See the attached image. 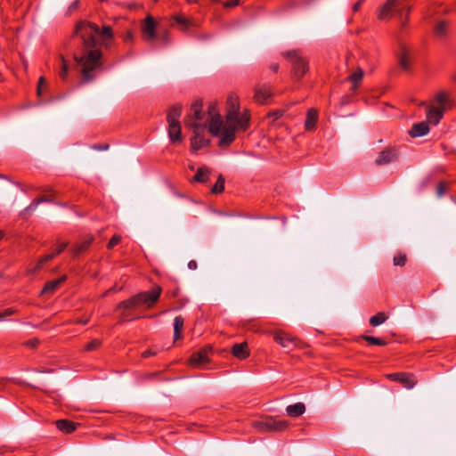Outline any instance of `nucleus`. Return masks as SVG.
I'll list each match as a JSON object with an SVG mask.
<instances>
[{
  "instance_id": "nucleus-9",
  "label": "nucleus",
  "mask_w": 456,
  "mask_h": 456,
  "mask_svg": "<svg viewBox=\"0 0 456 456\" xmlns=\"http://www.w3.org/2000/svg\"><path fill=\"white\" fill-rule=\"evenodd\" d=\"M162 292V289L160 286H155L152 288L151 291H145L137 294V299L139 300V304L142 306L146 308H151L154 305V304L159 300Z\"/></svg>"
},
{
  "instance_id": "nucleus-19",
  "label": "nucleus",
  "mask_w": 456,
  "mask_h": 456,
  "mask_svg": "<svg viewBox=\"0 0 456 456\" xmlns=\"http://www.w3.org/2000/svg\"><path fill=\"white\" fill-rule=\"evenodd\" d=\"M444 111L440 108L428 106L427 111L428 123L437 125L444 116Z\"/></svg>"
},
{
  "instance_id": "nucleus-15",
  "label": "nucleus",
  "mask_w": 456,
  "mask_h": 456,
  "mask_svg": "<svg viewBox=\"0 0 456 456\" xmlns=\"http://www.w3.org/2000/svg\"><path fill=\"white\" fill-rule=\"evenodd\" d=\"M254 90V100L259 104H266L273 96L272 89L268 85H256Z\"/></svg>"
},
{
  "instance_id": "nucleus-17",
  "label": "nucleus",
  "mask_w": 456,
  "mask_h": 456,
  "mask_svg": "<svg viewBox=\"0 0 456 456\" xmlns=\"http://www.w3.org/2000/svg\"><path fill=\"white\" fill-rule=\"evenodd\" d=\"M169 26L171 27H182L183 28H189L192 27H198L199 24L196 20L188 18L183 14H177L170 19Z\"/></svg>"
},
{
  "instance_id": "nucleus-61",
  "label": "nucleus",
  "mask_w": 456,
  "mask_h": 456,
  "mask_svg": "<svg viewBox=\"0 0 456 456\" xmlns=\"http://www.w3.org/2000/svg\"><path fill=\"white\" fill-rule=\"evenodd\" d=\"M88 322H89L88 319H77L74 322L85 325V324L88 323Z\"/></svg>"
},
{
  "instance_id": "nucleus-4",
  "label": "nucleus",
  "mask_w": 456,
  "mask_h": 456,
  "mask_svg": "<svg viewBox=\"0 0 456 456\" xmlns=\"http://www.w3.org/2000/svg\"><path fill=\"white\" fill-rule=\"evenodd\" d=\"M182 114V106H172L167 115V121L168 123V137L172 143L182 142L183 137L181 134V125L179 118Z\"/></svg>"
},
{
  "instance_id": "nucleus-51",
  "label": "nucleus",
  "mask_w": 456,
  "mask_h": 456,
  "mask_svg": "<svg viewBox=\"0 0 456 456\" xmlns=\"http://www.w3.org/2000/svg\"><path fill=\"white\" fill-rule=\"evenodd\" d=\"M124 41L128 42L133 39V34L131 30H126L122 36Z\"/></svg>"
},
{
  "instance_id": "nucleus-49",
  "label": "nucleus",
  "mask_w": 456,
  "mask_h": 456,
  "mask_svg": "<svg viewBox=\"0 0 456 456\" xmlns=\"http://www.w3.org/2000/svg\"><path fill=\"white\" fill-rule=\"evenodd\" d=\"M67 246H68L67 242L61 243L59 245V247L57 248V249L53 254H55V256L60 255L61 253H62L65 250Z\"/></svg>"
},
{
  "instance_id": "nucleus-42",
  "label": "nucleus",
  "mask_w": 456,
  "mask_h": 456,
  "mask_svg": "<svg viewBox=\"0 0 456 456\" xmlns=\"http://www.w3.org/2000/svg\"><path fill=\"white\" fill-rule=\"evenodd\" d=\"M101 345H102L101 340L94 339L90 343L86 345L85 350L88 351V352L94 351V350H97L98 348H100Z\"/></svg>"
},
{
  "instance_id": "nucleus-40",
  "label": "nucleus",
  "mask_w": 456,
  "mask_h": 456,
  "mask_svg": "<svg viewBox=\"0 0 456 456\" xmlns=\"http://www.w3.org/2000/svg\"><path fill=\"white\" fill-rule=\"evenodd\" d=\"M61 69L59 72V76L62 80H66L68 77L69 65L63 56H61Z\"/></svg>"
},
{
  "instance_id": "nucleus-57",
  "label": "nucleus",
  "mask_w": 456,
  "mask_h": 456,
  "mask_svg": "<svg viewBox=\"0 0 456 456\" xmlns=\"http://www.w3.org/2000/svg\"><path fill=\"white\" fill-rule=\"evenodd\" d=\"M37 200H42V203L43 202H52L53 201V199L52 198V196H43L41 198H37Z\"/></svg>"
},
{
  "instance_id": "nucleus-13",
  "label": "nucleus",
  "mask_w": 456,
  "mask_h": 456,
  "mask_svg": "<svg viewBox=\"0 0 456 456\" xmlns=\"http://www.w3.org/2000/svg\"><path fill=\"white\" fill-rule=\"evenodd\" d=\"M203 118L204 113L202 112V102H196L191 106L190 113L187 115L184 124L186 125V122L191 121L202 125L205 124L207 126L208 119L203 121Z\"/></svg>"
},
{
  "instance_id": "nucleus-31",
  "label": "nucleus",
  "mask_w": 456,
  "mask_h": 456,
  "mask_svg": "<svg viewBox=\"0 0 456 456\" xmlns=\"http://www.w3.org/2000/svg\"><path fill=\"white\" fill-rule=\"evenodd\" d=\"M363 77V70L361 68H358L354 73H352L348 77L347 80L352 82V90H355L360 82L362 81Z\"/></svg>"
},
{
  "instance_id": "nucleus-18",
  "label": "nucleus",
  "mask_w": 456,
  "mask_h": 456,
  "mask_svg": "<svg viewBox=\"0 0 456 456\" xmlns=\"http://www.w3.org/2000/svg\"><path fill=\"white\" fill-rule=\"evenodd\" d=\"M94 241V237L92 235H86L83 238L80 242H77L72 248V253L74 256H77L80 254L86 252L92 242Z\"/></svg>"
},
{
  "instance_id": "nucleus-2",
  "label": "nucleus",
  "mask_w": 456,
  "mask_h": 456,
  "mask_svg": "<svg viewBox=\"0 0 456 456\" xmlns=\"http://www.w3.org/2000/svg\"><path fill=\"white\" fill-rule=\"evenodd\" d=\"M226 109V123L223 127L222 137L219 141V146L221 147L230 145L235 139V126H232L231 124L240 113V101L236 94H232L228 96Z\"/></svg>"
},
{
  "instance_id": "nucleus-62",
  "label": "nucleus",
  "mask_w": 456,
  "mask_h": 456,
  "mask_svg": "<svg viewBox=\"0 0 456 456\" xmlns=\"http://www.w3.org/2000/svg\"><path fill=\"white\" fill-rule=\"evenodd\" d=\"M4 236V233L3 232H0V240H2Z\"/></svg>"
},
{
  "instance_id": "nucleus-8",
  "label": "nucleus",
  "mask_w": 456,
  "mask_h": 456,
  "mask_svg": "<svg viewBox=\"0 0 456 456\" xmlns=\"http://www.w3.org/2000/svg\"><path fill=\"white\" fill-rule=\"evenodd\" d=\"M208 116H209V132L215 136L222 137L223 121L221 119V116L216 110V107L215 103H211L208 106Z\"/></svg>"
},
{
  "instance_id": "nucleus-11",
  "label": "nucleus",
  "mask_w": 456,
  "mask_h": 456,
  "mask_svg": "<svg viewBox=\"0 0 456 456\" xmlns=\"http://www.w3.org/2000/svg\"><path fill=\"white\" fill-rule=\"evenodd\" d=\"M390 380L400 382L405 388L411 389L417 384V379L413 374L406 372H395L387 374Z\"/></svg>"
},
{
  "instance_id": "nucleus-48",
  "label": "nucleus",
  "mask_w": 456,
  "mask_h": 456,
  "mask_svg": "<svg viewBox=\"0 0 456 456\" xmlns=\"http://www.w3.org/2000/svg\"><path fill=\"white\" fill-rule=\"evenodd\" d=\"M445 191H446V184L444 183H440L436 188L437 196H439V197L443 196L445 193Z\"/></svg>"
},
{
  "instance_id": "nucleus-55",
  "label": "nucleus",
  "mask_w": 456,
  "mask_h": 456,
  "mask_svg": "<svg viewBox=\"0 0 456 456\" xmlns=\"http://www.w3.org/2000/svg\"><path fill=\"white\" fill-rule=\"evenodd\" d=\"M156 354V352L155 351H152V350H146L144 351L142 354V357L143 358H147L149 356H151V355H155Z\"/></svg>"
},
{
  "instance_id": "nucleus-56",
  "label": "nucleus",
  "mask_w": 456,
  "mask_h": 456,
  "mask_svg": "<svg viewBox=\"0 0 456 456\" xmlns=\"http://www.w3.org/2000/svg\"><path fill=\"white\" fill-rule=\"evenodd\" d=\"M198 267V264L195 260H191L189 263H188V268L190 270H196Z\"/></svg>"
},
{
  "instance_id": "nucleus-47",
  "label": "nucleus",
  "mask_w": 456,
  "mask_h": 456,
  "mask_svg": "<svg viewBox=\"0 0 456 456\" xmlns=\"http://www.w3.org/2000/svg\"><path fill=\"white\" fill-rule=\"evenodd\" d=\"M16 313V310L13 308H7L4 312H0V321H2L4 317L10 316Z\"/></svg>"
},
{
  "instance_id": "nucleus-35",
  "label": "nucleus",
  "mask_w": 456,
  "mask_h": 456,
  "mask_svg": "<svg viewBox=\"0 0 456 456\" xmlns=\"http://www.w3.org/2000/svg\"><path fill=\"white\" fill-rule=\"evenodd\" d=\"M111 27L112 26L110 24H104L102 26V28H100L96 24H93V23H90V22H87L85 20H80L76 24L75 28H104V29H107V28H111Z\"/></svg>"
},
{
  "instance_id": "nucleus-20",
  "label": "nucleus",
  "mask_w": 456,
  "mask_h": 456,
  "mask_svg": "<svg viewBox=\"0 0 456 456\" xmlns=\"http://www.w3.org/2000/svg\"><path fill=\"white\" fill-rule=\"evenodd\" d=\"M232 354L234 357L244 360L249 356V350L246 342L235 344L232 347Z\"/></svg>"
},
{
  "instance_id": "nucleus-6",
  "label": "nucleus",
  "mask_w": 456,
  "mask_h": 456,
  "mask_svg": "<svg viewBox=\"0 0 456 456\" xmlns=\"http://www.w3.org/2000/svg\"><path fill=\"white\" fill-rule=\"evenodd\" d=\"M186 126L193 129V136L191 138V148L192 150H200L208 146L210 142L208 139H206L203 135L206 125L198 124L196 122H186Z\"/></svg>"
},
{
  "instance_id": "nucleus-59",
  "label": "nucleus",
  "mask_w": 456,
  "mask_h": 456,
  "mask_svg": "<svg viewBox=\"0 0 456 456\" xmlns=\"http://www.w3.org/2000/svg\"><path fill=\"white\" fill-rule=\"evenodd\" d=\"M270 69L276 73L279 70V64L278 63H273L270 65Z\"/></svg>"
},
{
  "instance_id": "nucleus-12",
  "label": "nucleus",
  "mask_w": 456,
  "mask_h": 456,
  "mask_svg": "<svg viewBox=\"0 0 456 456\" xmlns=\"http://www.w3.org/2000/svg\"><path fill=\"white\" fill-rule=\"evenodd\" d=\"M212 347L208 346L201 350L194 353L190 358V364L193 367L200 368L209 362V354Z\"/></svg>"
},
{
  "instance_id": "nucleus-14",
  "label": "nucleus",
  "mask_w": 456,
  "mask_h": 456,
  "mask_svg": "<svg viewBox=\"0 0 456 456\" xmlns=\"http://www.w3.org/2000/svg\"><path fill=\"white\" fill-rule=\"evenodd\" d=\"M399 152L394 147H388L379 152L378 158L375 159V164L378 166L389 164L398 159Z\"/></svg>"
},
{
  "instance_id": "nucleus-33",
  "label": "nucleus",
  "mask_w": 456,
  "mask_h": 456,
  "mask_svg": "<svg viewBox=\"0 0 456 456\" xmlns=\"http://www.w3.org/2000/svg\"><path fill=\"white\" fill-rule=\"evenodd\" d=\"M184 320L182 316H176L174 320V338L175 340L181 338L183 329Z\"/></svg>"
},
{
  "instance_id": "nucleus-16",
  "label": "nucleus",
  "mask_w": 456,
  "mask_h": 456,
  "mask_svg": "<svg viewBox=\"0 0 456 456\" xmlns=\"http://www.w3.org/2000/svg\"><path fill=\"white\" fill-rule=\"evenodd\" d=\"M273 339L284 348H289L290 345L298 346L301 342L297 338L293 337L284 331L276 332L274 334Z\"/></svg>"
},
{
  "instance_id": "nucleus-43",
  "label": "nucleus",
  "mask_w": 456,
  "mask_h": 456,
  "mask_svg": "<svg viewBox=\"0 0 456 456\" xmlns=\"http://www.w3.org/2000/svg\"><path fill=\"white\" fill-rule=\"evenodd\" d=\"M41 203H42V200H41L35 199V200L31 202V204H30L29 206H28V207L24 209V211H23V212H24V214H26V213H33V212L37 209V206H38L39 204H41Z\"/></svg>"
},
{
  "instance_id": "nucleus-46",
  "label": "nucleus",
  "mask_w": 456,
  "mask_h": 456,
  "mask_svg": "<svg viewBox=\"0 0 456 456\" xmlns=\"http://www.w3.org/2000/svg\"><path fill=\"white\" fill-rule=\"evenodd\" d=\"M46 86V81L44 77H40L37 83V92L38 95L42 94L43 88Z\"/></svg>"
},
{
  "instance_id": "nucleus-38",
  "label": "nucleus",
  "mask_w": 456,
  "mask_h": 456,
  "mask_svg": "<svg viewBox=\"0 0 456 456\" xmlns=\"http://www.w3.org/2000/svg\"><path fill=\"white\" fill-rule=\"evenodd\" d=\"M224 190V178L222 175H220L217 178L216 183L212 187L211 191L215 194H218L223 192Z\"/></svg>"
},
{
  "instance_id": "nucleus-39",
  "label": "nucleus",
  "mask_w": 456,
  "mask_h": 456,
  "mask_svg": "<svg viewBox=\"0 0 456 456\" xmlns=\"http://www.w3.org/2000/svg\"><path fill=\"white\" fill-rule=\"evenodd\" d=\"M407 262V256L404 253H399L394 256L393 264L395 266H404Z\"/></svg>"
},
{
  "instance_id": "nucleus-26",
  "label": "nucleus",
  "mask_w": 456,
  "mask_h": 456,
  "mask_svg": "<svg viewBox=\"0 0 456 456\" xmlns=\"http://www.w3.org/2000/svg\"><path fill=\"white\" fill-rule=\"evenodd\" d=\"M77 425L78 424L69 419H59L56 421L57 428L66 434L74 432L77 429Z\"/></svg>"
},
{
  "instance_id": "nucleus-52",
  "label": "nucleus",
  "mask_w": 456,
  "mask_h": 456,
  "mask_svg": "<svg viewBox=\"0 0 456 456\" xmlns=\"http://www.w3.org/2000/svg\"><path fill=\"white\" fill-rule=\"evenodd\" d=\"M78 1H74L69 6V9H68V12L69 13H71L73 11L77 10V7H78Z\"/></svg>"
},
{
  "instance_id": "nucleus-37",
  "label": "nucleus",
  "mask_w": 456,
  "mask_h": 456,
  "mask_svg": "<svg viewBox=\"0 0 456 456\" xmlns=\"http://www.w3.org/2000/svg\"><path fill=\"white\" fill-rule=\"evenodd\" d=\"M434 28H445L446 27L452 26L450 20L446 18L436 17L434 18Z\"/></svg>"
},
{
  "instance_id": "nucleus-3",
  "label": "nucleus",
  "mask_w": 456,
  "mask_h": 456,
  "mask_svg": "<svg viewBox=\"0 0 456 456\" xmlns=\"http://www.w3.org/2000/svg\"><path fill=\"white\" fill-rule=\"evenodd\" d=\"M411 8L407 0H387L379 8L378 18L386 20L393 16H397L401 20L402 25L405 26Z\"/></svg>"
},
{
  "instance_id": "nucleus-7",
  "label": "nucleus",
  "mask_w": 456,
  "mask_h": 456,
  "mask_svg": "<svg viewBox=\"0 0 456 456\" xmlns=\"http://www.w3.org/2000/svg\"><path fill=\"white\" fill-rule=\"evenodd\" d=\"M255 427L264 432H281L288 428L289 422L285 419H275L273 418H266L256 421Z\"/></svg>"
},
{
  "instance_id": "nucleus-30",
  "label": "nucleus",
  "mask_w": 456,
  "mask_h": 456,
  "mask_svg": "<svg viewBox=\"0 0 456 456\" xmlns=\"http://www.w3.org/2000/svg\"><path fill=\"white\" fill-rule=\"evenodd\" d=\"M210 169L205 166L198 168L195 175L193 176V181L197 183H207L210 175Z\"/></svg>"
},
{
  "instance_id": "nucleus-45",
  "label": "nucleus",
  "mask_w": 456,
  "mask_h": 456,
  "mask_svg": "<svg viewBox=\"0 0 456 456\" xmlns=\"http://www.w3.org/2000/svg\"><path fill=\"white\" fill-rule=\"evenodd\" d=\"M283 113H284L283 110H275L269 112L268 117L273 118V120L274 121V120H277L280 118H281L283 116Z\"/></svg>"
},
{
  "instance_id": "nucleus-28",
  "label": "nucleus",
  "mask_w": 456,
  "mask_h": 456,
  "mask_svg": "<svg viewBox=\"0 0 456 456\" xmlns=\"http://www.w3.org/2000/svg\"><path fill=\"white\" fill-rule=\"evenodd\" d=\"M398 59L400 67L404 70H409L411 68V60L405 46L402 47Z\"/></svg>"
},
{
  "instance_id": "nucleus-22",
  "label": "nucleus",
  "mask_w": 456,
  "mask_h": 456,
  "mask_svg": "<svg viewBox=\"0 0 456 456\" xmlns=\"http://www.w3.org/2000/svg\"><path fill=\"white\" fill-rule=\"evenodd\" d=\"M67 279L66 275H62L61 278L53 281H50L45 283L44 286L41 294H52L53 293L62 282H64Z\"/></svg>"
},
{
  "instance_id": "nucleus-21",
  "label": "nucleus",
  "mask_w": 456,
  "mask_h": 456,
  "mask_svg": "<svg viewBox=\"0 0 456 456\" xmlns=\"http://www.w3.org/2000/svg\"><path fill=\"white\" fill-rule=\"evenodd\" d=\"M429 132V126L428 122L422 121L416 123L412 126L409 134L411 137H419L427 134Z\"/></svg>"
},
{
  "instance_id": "nucleus-60",
  "label": "nucleus",
  "mask_w": 456,
  "mask_h": 456,
  "mask_svg": "<svg viewBox=\"0 0 456 456\" xmlns=\"http://www.w3.org/2000/svg\"><path fill=\"white\" fill-rule=\"evenodd\" d=\"M94 148L96 150L103 151V150H107L109 148V145L108 144L95 145V146H94Z\"/></svg>"
},
{
  "instance_id": "nucleus-34",
  "label": "nucleus",
  "mask_w": 456,
  "mask_h": 456,
  "mask_svg": "<svg viewBox=\"0 0 456 456\" xmlns=\"http://www.w3.org/2000/svg\"><path fill=\"white\" fill-rule=\"evenodd\" d=\"M387 315L384 312H379L377 314L371 316L370 318V324L373 327H377L382 323H384L387 320Z\"/></svg>"
},
{
  "instance_id": "nucleus-58",
  "label": "nucleus",
  "mask_w": 456,
  "mask_h": 456,
  "mask_svg": "<svg viewBox=\"0 0 456 456\" xmlns=\"http://www.w3.org/2000/svg\"><path fill=\"white\" fill-rule=\"evenodd\" d=\"M362 1H363V0H360V1H358L357 3H355V4H354V6H353V10H354V12H357V11L361 8V5H362Z\"/></svg>"
},
{
  "instance_id": "nucleus-10",
  "label": "nucleus",
  "mask_w": 456,
  "mask_h": 456,
  "mask_svg": "<svg viewBox=\"0 0 456 456\" xmlns=\"http://www.w3.org/2000/svg\"><path fill=\"white\" fill-rule=\"evenodd\" d=\"M142 38L148 43L163 45L168 41V30H142Z\"/></svg>"
},
{
  "instance_id": "nucleus-5",
  "label": "nucleus",
  "mask_w": 456,
  "mask_h": 456,
  "mask_svg": "<svg viewBox=\"0 0 456 456\" xmlns=\"http://www.w3.org/2000/svg\"><path fill=\"white\" fill-rule=\"evenodd\" d=\"M282 55L289 60L292 65L291 74L293 78L299 80L308 71V61L305 59L299 51L291 50L282 53Z\"/></svg>"
},
{
  "instance_id": "nucleus-36",
  "label": "nucleus",
  "mask_w": 456,
  "mask_h": 456,
  "mask_svg": "<svg viewBox=\"0 0 456 456\" xmlns=\"http://www.w3.org/2000/svg\"><path fill=\"white\" fill-rule=\"evenodd\" d=\"M361 338L365 340L366 342H368L370 345H375V346H384L387 345V342L384 339L376 338V337H372V336L362 335L361 337Z\"/></svg>"
},
{
  "instance_id": "nucleus-54",
  "label": "nucleus",
  "mask_w": 456,
  "mask_h": 456,
  "mask_svg": "<svg viewBox=\"0 0 456 456\" xmlns=\"http://www.w3.org/2000/svg\"><path fill=\"white\" fill-rule=\"evenodd\" d=\"M38 344H39V341H38V339H36V338L31 339L27 342V346H28L30 347H37Z\"/></svg>"
},
{
  "instance_id": "nucleus-23",
  "label": "nucleus",
  "mask_w": 456,
  "mask_h": 456,
  "mask_svg": "<svg viewBox=\"0 0 456 456\" xmlns=\"http://www.w3.org/2000/svg\"><path fill=\"white\" fill-rule=\"evenodd\" d=\"M305 411V405L303 403H297L286 407V413L288 416L297 418L303 415Z\"/></svg>"
},
{
  "instance_id": "nucleus-32",
  "label": "nucleus",
  "mask_w": 456,
  "mask_h": 456,
  "mask_svg": "<svg viewBox=\"0 0 456 456\" xmlns=\"http://www.w3.org/2000/svg\"><path fill=\"white\" fill-rule=\"evenodd\" d=\"M54 257L55 254L53 253L45 255L38 260L35 267L28 270V273L34 274L37 271L40 270L46 262L53 259Z\"/></svg>"
},
{
  "instance_id": "nucleus-25",
  "label": "nucleus",
  "mask_w": 456,
  "mask_h": 456,
  "mask_svg": "<svg viewBox=\"0 0 456 456\" xmlns=\"http://www.w3.org/2000/svg\"><path fill=\"white\" fill-rule=\"evenodd\" d=\"M248 123H249V116L246 112L241 115H240V113H239L237 116V118H234L232 121L231 126H235V131L238 129H241V130L245 131L248 126Z\"/></svg>"
},
{
  "instance_id": "nucleus-27",
  "label": "nucleus",
  "mask_w": 456,
  "mask_h": 456,
  "mask_svg": "<svg viewBox=\"0 0 456 456\" xmlns=\"http://www.w3.org/2000/svg\"><path fill=\"white\" fill-rule=\"evenodd\" d=\"M435 102L443 110H445L451 107V99L445 92H439L435 97Z\"/></svg>"
},
{
  "instance_id": "nucleus-29",
  "label": "nucleus",
  "mask_w": 456,
  "mask_h": 456,
  "mask_svg": "<svg viewBox=\"0 0 456 456\" xmlns=\"http://www.w3.org/2000/svg\"><path fill=\"white\" fill-rule=\"evenodd\" d=\"M141 307L139 304V300L137 299V296H133L127 300L121 301L118 306L117 309H124V310H129V309H136Z\"/></svg>"
},
{
  "instance_id": "nucleus-41",
  "label": "nucleus",
  "mask_w": 456,
  "mask_h": 456,
  "mask_svg": "<svg viewBox=\"0 0 456 456\" xmlns=\"http://www.w3.org/2000/svg\"><path fill=\"white\" fill-rule=\"evenodd\" d=\"M156 26L157 23L154 18L151 15H148L143 20V25L142 28H155Z\"/></svg>"
},
{
  "instance_id": "nucleus-24",
  "label": "nucleus",
  "mask_w": 456,
  "mask_h": 456,
  "mask_svg": "<svg viewBox=\"0 0 456 456\" xmlns=\"http://www.w3.org/2000/svg\"><path fill=\"white\" fill-rule=\"evenodd\" d=\"M318 120V111L315 109H310L306 114L305 121V128L308 131L314 130Z\"/></svg>"
},
{
  "instance_id": "nucleus-50",
  "label": "nucleus",
  "mask_w": 456,
  "mask_h": 456,
  "mask_svg": "<svg viewBox=\"0 0 456 456\" xmlns=\"http://www.w3.org/2000/svg\"><path fill=\"white\" fill-rule=\"evenodd\" d=\"M239 4V0H228L224 3V6L226 8H232Z\"/></svg>"
},
{
  "instance_id": "nucleus-44",
  "label": "nucleus",
  "mask_w": 456,
  "mask_h": 456,
  "mask_svg": "<svg viewBox=\"0 0 456 456\" xmlns=\"http://www.w3.org/2000/svg\"><path fill=\"white\" fill-rule=\"evenodd\" d=\"M121 240V236L120 235H118V234H115L114 236H112V238L110 240L108 245H107V248L109 249H111L115 245L118 244Z\"/></svg>"
},
{
  "instance_id": "nucleus-53",
  "label": "nucleus",
  "mask_w": 456,
  "mask_h": 456,
  "mask_svg": "<svg viewBox=\"0 0 456 456\" xmlns=\"http://www.w3.org/2000/svg\"><path fill=\"white\" fill-rule=\"evenodd\" d=\"M435 36L436 38L442 39L446 36V30H442V29L436 30Z\"/></svg>"
},
{
  "instance_id": "nucleus-1",
  "label": "nucleus",
  "mask_w": 456,
  "mask_h": 456,
  "mask_svg": "<svg viewBox=\"0 0 456 456\" xmlns=\"http://www.w3.org/2000/svg\"><path fill=\"white\" fill-rule=\"evenodd\" d=\"M113 30H74L72 40L77 50L74 53L75 68L81 74V82L94 80L102 69V46H108L113 38Z\"/></svg>"
}]
</instances>
